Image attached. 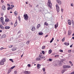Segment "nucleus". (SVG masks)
I'll list each match as a JSON object with an SVG mask.
<instances>
[{"label": "nucleus", "mask_w": 74, "mask_h": 74, "mask_svg": "<svg viewBox=\"0 0 74 74\" xmlns=\"http://www.w3.org/2000/svg\"><path fill=\"white\" fill-rule=\"evenodd\" d=\"M47 5L50 8H51L52 3H51V0H48Z\"/></svg>", "instance_id": "obj_1"}, {"label": "nucleus", "mask_w": 74, "mask_h": 74, "mask_svg": "<svg viewBox=\"0 0 74 74\" xmlns=\"http://www.w3.org/2000/svg\"><path fill=\"white\" fill-rule=\"evenodd\" d=\"M23 16L24 17V19L26 21H27V20H28V19L29 18V16H27V14H25Z\"/></svg>", "instance_id": "obj_2"}, {"label": "nucleus", "mask_w": 74, "mask_h": 74, "mask_svg": "<svg viewBox=\"0 0 74 74\" xmlns=\"http://www.w3.org/2000/svg\"><path fill=\"white\" fill-rule=\"evenodd\" d=\"M56 9L57 10V12H59L60 10L59 9V6L58 4H56Z\"/></svg>", "instance_id": "obj_3"}, {"label": "nucleus", "mask_w": 74, "mask_h": 74, "mask_svg": "<svg viewBox=\"0 0 74 74\" xmlns=\"http://www.w3.org/2000/svg\"><path fill=\"white\" fill-rule=\"evenodd\" d=\"M63 67L64 69H70V68H71V66H70L64 65Z\"/></svg>", "instance_id": "obj_4"}, {"label": "nucleus", "mask_w": 74, "mask_h": 74, "mask_svg": "<svg viewBox=\"0 0 74 74\" xmlns=\"http://www.w3.org/2000/svg\"><path fill=\"white\" fill-rule=\"evenodd\" d=\"M56 2L59 5H61L62 4V2L60 0H57Z\"/></svg>", "instance_id": "obj_5"}, {"label": "nucleus", "mask_w": 74, "mask_h": 74, "mask_svg": "<svg viewBox=\"0 0 74 74\" xmlns=\"http://www.w3.org/2000/svg\"><path fill=\"white\" fill-rule=\"evenodd\" d=\"M2 9L3 11H5V10H6V8H5V6L4 5H2Z\"/></svg>", "instance_id": "obj_6"}, {"label": "nucleus", "mask_w": 74, "mask_h": 74, "mask_svg": "<svg viewBox=\"0 0 74 74\" xmlns=\"http://www.w3.org/2000/svg\"><path fill=\"white\" fill-rule=\"evenodd\" d=\"M6 37V35H3L1 37V38H4Z\"/></svg>", "instance_id": "obj_7"}, {"label": "nucleus", "mask_w": 74, "mask_h": 74, "mask_svg": "<svg viewBox=\"0 0 74 74\" xmlns=\"http://www.w3.org/2000/svg\"><path fill=\"white\" fill-rule=\"evenodd\" d=\"M39 57L41 59H44V56H42V55H39Z\"/></svg>", "instance_id": "obj_8"}, {"label": "nucleus", "mask_w": 74, "mask_h": 74, "mask_svg": "<svg viewBox=\"0 0 74 74\" xmlns=\"http://www.w3.org/2000/svg\"><path fill=\"white\" fill-rule=\"evenodd\" d=\"M68 23L69 25H71V21H70V20H69L68 21Z\"/></svg>", "instance_id": "obj_9"}, {"label": "nucleus", "mask_w": 74, "mask_h": 74, "mask_svg": "<svg viewBox=\"0 0 74 74\" xmlns=\"http://www.w3.org/2000/svg\"><path fill=\"white\" fill-rule=\"evenodd\" d=\"M0 27L1 29H2V30H4V27H3V25L1 24L0 25Z\"/></svg>", "instance_id": "obj_10"}, {"label": "nucleus", "mask_w": 74, "mask_h": 74, "mask_svg": "<svg viewBox=\"0 0 74 74\" xmlns=\"http://www.w3.org/2000/svg\"><path fill=\"white\" fill-rule=\"evenodd\" d=\"M41 65L40 64H38L37 65V67L38 69H40V66H41Z\"/></svg>", "instance_id": "obj_11"}, {"label": "nucleus", "mask_w": 74, "mask_h": 74, "mask_svg": "<svg viewBox=\"0 0 74 74\" xmlns=\"http://www.w3.org/2000/svg\"><path fill=\"white\" fill-rule=\"evenodd\" d=\"M17 24H18V22H17V21L16 20V21L15 22V23L14 24V27L16 26Z\"/></svg>", "instance_id": "obj_12"}, {"label": "nucleus", "mask_w": 74, "mask_h": 74, "mask_svg": "<svg viewBox=\"0 0 74 74\" xmlns=\"http://www.w3.org/2000/svg\"><path fill=\"white\" fill-rule=\"evenodd\" d=\"M35 30H36V28H35V27H33L32 29V31H34Z\"/></svg>", "instance_id": "obj_13"}, {"label": "nucleus", "mask_w": 74, "mask_h": 74, "mask_svg": "<svg viewBox=\"0 0 74 74\" xmlns=\"http://www.w3.org/2000/svg\"><path fill=\"white\" fill-rule=\"evenodd\" d=\"M0 19H1V21H0L1 22H2L3 21V20H4V18H3V17H2Z\"/></svg>", "instance_id": "obj_14"}, {"label": "nucleus", "mask_w": 74, "mask_h": 74, "mask_svg": "<svg viewBox=\"0 0 74 74\" xmlns=\"http://www.w3.org/2000/svg\"><path fill=\"white\" fill-rule=\"evenodd\" d=\"M16 50V47H14L12 49V50L14 51H15V50Z\"/></svg>", "instance_id": "obj_15"}, {"label": "nucleus", "mask_w": 74, "mask_h": 74, "mask_svg": "<svg viewBox=\"0 0 74 74\" xmlns=\"http://www.w3.org/2000/svg\"><path fill=\"white\" fill-rule=\"evenodd\" d=\"M10 28V27L9 26H6L5 27V29H9Z\"/></svg>", "instance_id": "obj_16"}, {"label": "nucleus", "mask_w": 74, "mask_h": 74, "mask_svg": "<svg viewBox=\"0 0 74 74\" xmlns=\"http://www.w3.org/2000/svg\"><path fill=\"white\" fill-rule=\"evenodd\" d=\"M57 27H58V24L55 25V29H57Z\"/></svg>", "instance_id": "obj_17"}, {"label": "nucleus", "mask_w": 74, "mask_h": 74, "mask_svg": "<svg viewBox=\"0 0 74 74\" xmlns=\"http://www.w3.org/2000/svg\"><path fill=\"white\" fill-rule=\"evenodd\" d=\"M64 44H65V45H69V43H67L66 42H65L64 43Z\"/></svg>", "instance_id": "obj_18"}, {"label": "nucleus", "mask_w": 74, "mask_h": 74, "mask_svg": "<svg viewBox=\"0 0 74 74\" xmlns=\"http://www.w3.org/2000/svg\"><path fill=\"white\" fill-rule=\"evenodd\" d=\"M13 8L12 7H9L8 8V10H11V9H12Z\"/></svg>", "instance_id": "obj_19"}, {"label": "nucleus", "mask_w": 74, "mask_h": 74, "mask_svg": "<svg viewBox=\"0 0 74 74\" xmlns=\"http://www.w3.org/2000/svg\"><path fill=\"white\" fill-rule=\"evenodd\" d=\"M36 60L39 61V60H40V58L39 57H38L36 58Z\"/></svg>", "instance_id": "obj_20"}, {"label": "nucleus", "mask_w": 74, "mask_h": 74, "mask_svg": "<svg viewBox=\"0 0 74 74\" xmlns=\"http://www.w3.org/2000/svg\"><path fill=\"white\" fill-rule=\"evenodd\" d=\"M1 61L2 62H3L4 63V62H5V60L4 59H3L2 60H1Z\"/></svg>", "instance_id": "obj_21"}, {"label": "nucleus", "mask_w": 74, "mask_h": 74, "mask_svg": "<svg viewBox=\"0 0 74 74\" xmlns=\"http://www.w3.org/2000/svg\"><path fill=\"white\" fill-rule=\"evenodd\" d=\"M40 24H38L37 26V27H36L38 29L39 28V27H40Z\"/></svg>", "instance_id": "obj_22"}, {"label": "nucleus", "mask_w": 74, "mask_h": 74, "mask_svg": "<svg viewBox=\"0 0 74 74\" xmlns=\"http://www.w3.org/2000/svg\"><path fill=\"white\" fill-rule=\"evenodd\" d=\"M69 63H70V64H71V66H73V64L72 63V62L71 61H70L69 62Z\"/></svg>", "instance_id": "obj_23"}, {"label": "nucleus", "mask_w": 74, "mask_h": 74, "mask_svg": "<svg viewBox=\"0 0 74 74\" xmlns=\"http://www.w3.org/2000/svg\"><path fill=\"white\" fill-rule=\"evenodd\" d=\"M14 15H17V14H18V12L17 11H15L14 13Z\"/></svg>", "instance_id": "obj_24"}, {"label": "nucleus", "mask_w": 74, "mask_h": 74, "mask_svg": "<svg viewBox=\"0 0 74 74\" xmlns=\"http://www.w3.org/2000/svg\"><path fill=\"white\" fill-rule=\"evenodd\" d=\"M3 49H6V48H4L3 47H1L0 48V51H2Z\"/></svg>", "instance_id": "obj_25"}, {"label": "nucleus", "mask_w": 74, "mask_h": 74, "mask_svg": "<svg viewBox=\"0 0 74 74\" xmlns=\"http://www.w3.org/2000/svg\"><path fill=\"white\" fill-rule=\"evenodd\" d=\"M54 40V38H53L50 41V43H51V42H52V41H53V40Z\"/></svg>", "instance_id": "obj_26"}, {"label": "nucleus", "mask_w": 74, "mask_h": 74, "mask_svg": "<svg viewBox=\"0 0 74 74\" xmlns=\"http://www.w3.org/2000/svg\"><path fill=\"white\" fill-rule=\"evenodd\" d=\"M52 53V50L50 49L49 51V53Z\"/></svg>", "instance_id": "obj_27"}, {"label": "nucleus", "mask_w": 74, "mask_h": 74, "mask_svg": "<svg viewBox=\"0 0 74 74\" xmlns=\"http://www.w3.org/2000/svg\"><path fill=\"white\" fill-rule=\"evenodd\" d=\"M1 65H3V64H4V62L1 61V62H0V65H1Z\"/></svg>", "instance_id": "obj_28"}, {"label": "nucleus", "mask_w": 74, "mask_h": 74, "mask_svg": "<svg viewBox=\"0 0 74 74\" xmlns=\"http://www.w3.org/2000/svg\"><path fill=\"white\" fill-rule=\"evenodd\" d=\"M29 41H28L26 42V44H27V45H29Z\"/></svg>", "instance_id": "obj_29"}, {"label": "nucleus", "mask_w": 74, "mask_h": 74, "mask_svg": "<svg viewBox=\"0 0 74 74\" xmlns=\"http://www.w3.org/2000/svg\"><path fill=\"white\" fill-rule=\"evenodd\" d=\"M45 46H43L42 47V49H45Z\"/></svg>", "instance_id": "obj_30"}, {"label": "nucleus", "mask_w": 74, "mask_h": 74, "mask_svg": "<svg viewBox=\"0 0 74 74\" xmlns=\"http://www.w3.org/2000/svg\"><path fill=\"white\" fill-rule=\"evenodd\" d=\"M9 21V20L8 19H5V22H8Z\"/></svg>", "instance_id": "obj_31"}, {"label": "nucleus", "mask_w": 74, "mask_h": 74, "mask_svg": "<svg viewBox=\"0 0 74 74\" xmlns=\"http://www.w3.org/2000/svg\"><path fill=\"white\" fill-rule=\"evenodd\" d=\"M9 60H10V61H11V62H12V63H13L14 62V60H13L12 59H9Z\"/></svg>", "instance_id": "obj_32"}, {"label": "nucleus", "mask_w": 74, "mask_h": 74, "mask_svg": "<svg viewBox=\"0 0 74 74\" xmlns=\"http://www.w3.org/2000/svg\"><path fill=\"white\" fill-rule=\"evenodd\" d=\"M68 34L69 35L71 34V32H70V31H68Z\"/></svg>", "instance_id": "obj_33"}, {"label": "nucleus", "mask_w": 74, "mask_h": 74, "mask_svg": "<svg viewBox=\"0 0 74 74\" xmlns=\"http://www.w3.org/2000/svg\"><path fill=\"white\" fill-rule=\"evenodd\" d=\"M42 70H43V71H45V68H42Z\"/></svg>", "instance_id": "obj_34"}, {"label": "nucleus", "mask_w": 74, "mask_h": 74, "mask_svg": "<svg viewBox=\"0 0 74 74\" xmlns=\"http://www.w3.org/2000/svg\"><path fill=\"white\" fill-rule=\"evenodd\" d=\"M1 22H2V24L3 25H4V23L5 22L4 21H1Z\"/></svg>", "instance_id": "obj_35"}, {"label": "nucleus", "mask_w": 74, "mask_h": 74, "mask_svg": "<svg viewBox=\"0 0 74 74\" xmlns=\"http://www.w3.org/2000/svg\"><path fill=\"white\" fill-rule=\"evenodd\" d=\"M39 35H42V34H43V33L42 32H40L39 33Z\"/></svg>", "instance_id": "obj_36"}, {"label": "nucleus", "mask_w": 74, "mask_h": 74, "mask_svg": "<svg viewBox=\"0 0 74 74\" xmlns=\"http://www.w3.org/2000/svg\"><path fill=\"white\" fill-rule=\"evenodd\" d=\"M49 61H50V62H52V59H51V58H49Z\"/></svg>", "instance_id": "obj_37"}, {"label": "nucleus", "mask_w": 74, "mask_h": 74, "mask_svg": "<svg viewBox=\"0 0 74 74\" xmlns=\"http://www.w3.org/2000/svg\"><path fill=\"white\" fill-rule=\"evenodd\" d=\"M24 74H27V71H25L24 72Z\"/></svg>", "instance_id": "obj_38"}, {"label": "nucleus", "mask_w": 74, "mask_h": 74, "mask_svg": "<svg viewBox=\"0 0 74 74\" xmlns=\"http://www.w3.org/2000/svg\"><path fill=\"white\" fill-rule=\"evenodd\" d=\"M14 73L15 74H17V73H18V71H14Z\"/></svg>", "instance_id": "obj_39"}, {"label": "nucleus", "mask_w": 74, "mask_h": 74, "mask_svg": "<svg viewBox=\"0 0 74 74\" xmlns=\"http://www.w3.org/2000/svg\"><path fill=\"white\" fill-rule=\"evenodd\" d=\"M18 19H19V21H21V17L20 16H19L18 17Z\"/></svg>", "instance_id": "obj_40"}, {"label": "nucleus", "mask_w": 74, "mask_h": 74, "mask_svg": "<svg viewBox=\"0 0 74 74\" xmlns=\"http://www.w3.org/2000/svg\"><path fill=\"white\" fill-rule=\"evenodd\" d=\"M15 67V66H12V67H11V69H14Z\"/></svg>", "instance_id": "obj_41"}, {"label": "nucleus", "mask_w": 74, "mask_h": 74, "mask_svg": "<svg viewBox=\"0 0 74 74\" xmlns=\"http://www.w3.org/2000/svg\"><path fill=\"white\" fill-rule=\"evenodd\" d=\"M68 52H69V53H71V50H69L68 51Z\"/></svg>", "instance_id": "obj_42"}, {"label": "nucleus", "mask_w": 74, "mask_h": 74, "mask_svg": "<svg viewBox=\"0 0 74 74\" xmlns=\"http://www.w3.org/2000/svg\"><path fill=\"white\" fill-rule=\"evenodd\" d=\"M45 25H48V23H47L46 22H45Z\"/></svg>", "instance_id": "obj_43"}, {"label": "nucleus", "mask_w": 74, "mask_h": 74, "mask_svg": "<svg viewBox=\"0 0 74 74\" xmlns=\"http://www.w3.org/2000/svg\"><path fill=\"white\" fill-rule=\"evenodd\" d=\"M30 74V72L27 71V74Z\"/></svg>", "instance_id": "obj_44"}, {"label": "nucleus", "mask_w": 74, "mask_h": 74, "mask_svg": "<svg viewBox=\"0 0 74 74\" xmlns=\"http://www.w3.org/2000/svg\"><path fill=\"white\" fill-rule=\"evenodd\" d=\"M72 25L74 24V21H73V20L72 21Z\"/></svg>", "instance_id": "obj_45"}, {"label": "nucleus", "mask_w": 74, "mask_h": 74, "mask_svg": "<svg viewBox=\"0 0 74 74\" xmlns=\"http://www.w3.org/2000/svg\"><path fill=\"white\" fill-rule=\"evenodd\" d=\"M65 38H64L63 39H62V41H64Z\"/></svg>", "instance_id": "obj_46"}, {"label": "nucleus", "mask_w": 74, "mask_h": 74, "mask_svg": "<svg viewBox=\"0 0 74 74\" xmlns=\"http://www.w3.org/2000/svg\"><path fill=\"white\" fill-rule=\"evenodd\" d=\"M65 71L62 70V74L64 73V72Z\"/></svg>", "instance_id": "obj_47"}, {"label": "nucleus", "mask_w": 74, "mask_h": 74, "mask_svg": "<svg viewBox=\"0 0 74 74\" xmlns=\"http://www.w3.org/2000/svg\"><path fill=\"white\" fill-rule=\"evenodd\" d=\"M42 52L43 54H44V53H45V52H44V51H42Z\"/></svg>", "instance_id": "obj_48"}, {"label": "nucleus", "mask_w": 74, "mask_h": 74, "mask_svg": "<svg viewBox=\"0 0 74 74\" xmlns=\"http://www.w3.org/2000/svg\"><path fill=\"white\" fill-rule=\"evenodd\" d=\"M28 67H30L31 66V65L30 64H28L27 65Z\"/></svg>", "instance_id": "obj_49"}, {"label": "nucleus", "mask_w": 74, "mask_h": 74, "mask_svg": "<svg viewBox=\"0 0 74 74\" xmlns=\"http://www.w3.org/2000/svg\"><path fill=\"white\" fill-rule=\"evenodd\" d=\"M11 6H12L13 8L14 7V5H11Z\"/></svg>", "instance_id": "obj_50"}, {"label": "nucleus", "mask_w": 74, "mask_h": 74, "mask_svg": "<svg viewBox=\"0 0 74 74\" xmlns=\"http://www.w3.org/2000/svg\"><path fill=\"white\" fill-rule=\"evenodd\" d=\"M48 36V34H47L45 36V37H47Z\"/></svg>", "instance_id": "obj_51"}, {"label": "nucleus", "mask_w": 74, "mask_h": 74, "mask_svg": "<svg viewBox=\"0 0 74 74\" xmlns=\"http://www.w3.org/2000/svg\"><path fill=\"white\" fill-rule=\"evenodd\" d=\"M7 5H8V7H10V4H7Z\"/></svg>", "instance_id": "obj_52"}, {"label": "nucleus", "mask_w": 74, "mask_h": 74, "mask_svg": "<svg viewBox=\"0 0 74 74\" xmlns=\"http://www.w3.org/2000/svg\"><path fill=\"white\" fill-rule=\"evenodd\" d=\"M60 51L61 52H63V50H60Z\"/></svg>", "instance_id": "obj_53"}, {"label": "nucleus", "mask_w": 74, "mask_h": 74, "mask_svg": "<svg viewBox=\"0 0 74 74\" xmlns=\"http://www.w3.org/2000/svg\"><path fill=\"white\" fill-rule=\"evenodd\" d=\"M70 74H74V72L73 71V72L71 73H70Z\"/></svg>", "instance_id": "obj_54"}, {"label": "nucleus", "mask_w": 74, "mask_h": 74, "mask_svg": "<svg viewBox=\"0 0 74 74\" xmlns=\"http://www.w3.org/2000/svg\"><path fill=\"white\" fill-rule=\"evenodd\" d=\"M11 70H9L8 71V72L9 73H10V72H11Z\"/></svg>", "instance_id": "obj_55"}, {"label": "nucleus", "mask_w": 74, "mask_h": 74, "mask_svg": "<svg viewBox=\"0 0 74 74\" xmlns=\"http://www.w3.org/2000/svg\"><path fill=\"white\" fill-rule=\"evenodd\" d=\"M3 15H4V14L3 13H1V16H3Z\"/></svg>", "instance_id": "obj_56"}, {"label": "nucleus", "mask_w": 74, "mask_h": 74, "mask_svg": "<svg viewBox=\"0 0 74 74\" xmlns=\"http://www.w3.org/2000/svg\"><path fill=\"white\" fill-rule=\"evenodd\" d=\"M1 3H4V1H3V0H1Z\"/></svg>", "instance_id": "obj_57"}, {"label": "nucleus", "mask_w": 74, "mask_h": 74, "mask_svg": "<svg viewBox=\"0 0 74 74\" xmlns=\"http://www.w3.org/2000/svg\"><path fill=\"white\" fill-rule=\"evenodd\" d=\"M61 12H63V9H62L61 10Z\"/></svg>", "instance_id": "obj_58"}, {"label": "nucleus", "mask_w": 74, "mask_h": 74, "mask_svg": "<svg viewBox=\"0 0 74 74\" xmlns=\"http://www.w3.org/2000/svg\"><path fill=\"white\" fill-rule=\"evenodd\" d=\"M73 44H72V45H71L70 46V47L71 48V47H73Z\"/></svg>", "instance_id": "obj_59"}, {"label": "nucleus", "mask_w": 74, "mask_h": 74, "mask_svg": "<svg viewBox=\"0 0 74 74\" xmlns=\"http://www.w3.org/2000/svg\"><path fill=\"white\" fill-rule=\"evenodd\" d=\"M29 7H32V5H29Z\"/></svg>", "instance_id": "obj_60"}, {"label": "nucleus", "mask_w": 74, "mask_h": 74, "mask_svg": "<svg viewBox=\"0 0 74 74\" xmlns=\"http://www.w3.org/2000/svg\"><path fill=\"white\" fill-rule=\"evenodd\" d=\"M8 48H11V46H8Z\"/></svg>", "instance_id": "obj_61"}, {"label": "nucleus", "mask_w": 74, "mask_h": 74, "mask_svg": "<svg viewBox=\"0 0 74 74\" xmlns=\"http://www.w3.org/2000/svg\"><path fill=\"white\" fill-rule=\"evenodd\" d=\"M21 33V31H19V32H18V33Z\"/></svg>", "instance_id": "obj_62"}, {"label": "nucleus", "mask_w": 74, "mask_h": 74, "mask_svg": "<svg viewBox=\"0 0 74 74\" xmlns=\"http://www.w3.org/2000/svg\"><path fill=\"white\" fill-rule=\"evenodd\" d=\"M2 32V30H0V33H1Z\"/></svg>", "instance_id": "obj_63"}, {"label": "nucleus", "mask_w": 74, "mask_h": 74, "mask_svg": "<svg viewBox=\"0 0 74 74\" xmlns=\"http://www.w3.org/2000/svg\"><path fill=\"white\" fill-rule=\"evenodd\" d=\"M72 52L73 53H74V50H72Z\"/></svg>", "instance_id": "obj_64"}]
</instances>
